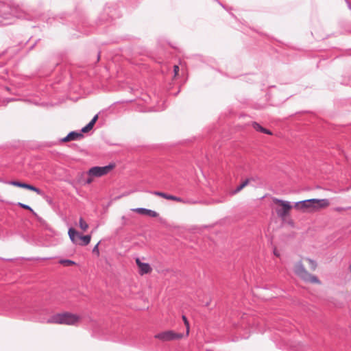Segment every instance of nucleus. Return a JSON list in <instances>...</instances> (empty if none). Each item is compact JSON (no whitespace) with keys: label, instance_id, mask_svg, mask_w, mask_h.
<instances>
[{"label":"nucleus","instance_id":"nucleus-1","mask_svg":"<svg viewBox=\"0 0 351 351\" xmlns=\"http://www.w3.org/2000/svg\"><path fill=\"white\" fill-rule=\"evenodd\" d=\"M318 264L317 261L308 256H300L299 259L293 264L294 274L304 282L315 285H321L319 278L311 273L317 269Z\"/></svg>","mask_w":351,"mask_h":351},{"label":"nucleus","instance_id":"nucleus-2","mask_svg":"<svg viewBox=\"0 0 351 351\" xmlns=\"http://www.w3.org/2000/svg\"><path fill=\"white\" fill-rule=\"evenodd\" d=\"M330 202L327 199H308L295 202L293 208L301 213H312L328 208Z\"/></svg>","mask_w":351,"mask_h":351},{"label":"nucleus","instance_id":"nucleus-3","mask_svg":"<svg viewBox=\"0 0 351 351\" xmlns=\"http://www.w3.org/2000/svg\"><path fill=\"white\" fill-rule=\"evenodd\" d=\"M81 321L79 315L70 312L57 313L51 316L47 321V324L75 326Z\"/></svg>","mask_w":351,"mask_h":351},{"label":"nucleus","instance_id":"nucleus-4","mask_svg":"<svg viewBox=\"0 0 351 351\" xmlns=\"http://www.w3.org/2000/svg\"><path fill=\"white\" fill-rule=\"evenodd\" d=\"M272 202L274 209L278 218L284 221L290 216L293 208L290 202L278 198H273Z\"/></svg>","mask_w":351,"mask_h":351},{"label":"nucleus","instance_id":"nucleus-5","mask_svg":"<svg viewBox=\"0 0 351 351\" xmlns=\"http://www.w3.org/2000/svg\"><path fill=\"white\" fill-rule=\"evenodd\" d=\"M68 234L73 243L80 245H87L91 240L90 235L82 236L73 228L69 229Z\"/></svg>","mask_w":351,"mask_h":351},{"label":"nucleus","instance_id":"nucleus-6","mask_svg":"<svg viewBox=\"0 0 351 351\" xmlns=\"http://www.w3.org/2000/svg\"><path fill=\"white\" fill-rule=\"evenodd\" d=\"M184 335L178 333L173 330H167L156 334L154 337L162 341H169L183 338Z\"/></svg>","mask_w":351,"mask_h":351},{"label":"nucleus","instance_id":"nucleus-7","mask_svg":"<svg viewBox=\"0 0 351 351\" xmlns=\"http://www.w3.org/2000/svg\"><path fill=\"white\" fill-rule=\"evenodd\" d=\"M114 167V165H109L105 167H94L88 171L90 177H101L108 174Z\"/></svg>","mask_w":351,"mask_h":351},{"label":"nucleus","instance_id":"nucleus-8","mask_svg":"<svg viewBox=\"0 0 351 351\" xmlns=\"http://www.w3.org/2000/svg\"><path fill=\"white\" fill-rule=\"evenodd\" d=\"M8 184L14 186L28 189L36 192L38 195H42V191L40 189L29 184H26L16 180L10 181L8 182Z\"/></svg>","mask_w":351,"mask_h":351},{"label":"nucleus","instance_id":"nucleus-9","mask_svg":"<svg viewBox=\"0 0 351 351\" xmlns=\"http://www.w3.org/2000/svg\"><path fill=\"white\" fill-rule=\"evenodd\" d=\"M135 262L138 267V273L140 275L143 276L145 274H147L152 272V268L149 265V264L146 263H143L139 258H136L135 259Z\"/></svg>","mask_w":351,"mask_h":351},{"label":"nucleus","instance_id":"nucleus-10","mask_svg":"<svg viewBox=\"0 0 351 351\" xmlns=\"http://www.w3.org/2000/svg\"><path fill=\"white\" fill-rule=\"evenodd\" d=\"M153 194L156 196L162 197L165 199L172 200V201H175V202L183 203V204L185 203V201L182 198H181L180 197L175 196V195H169V194H167V193H165L163 192L154 191V192H153Z\"/></svg>","mask_w":351,"mask_h":351},{"label":"nucleus","instance_id":"nucleus-11","mask_svg":"<svg viewBox=\"0 0 351 351\" xmlns=\"http://www.w3.org/2000/svg\"><path fill=\"white\" fill-rule=\"evenodd\" d=\"M132 210L138 214H140L142 215H147V216H149L151 217H157L159 215V214L155 210L143 208H133V209H132Z\"/></svg>","mask_w":351,"mask_h":351},{"label":"nucleus","instance_id":"nucleus-12","mask_svg":"<svg viewBox=\"0 0 351 351\" xmlns=\"http://www.w3.org/2000/svg\"><path fill=\"white\" fill-rule=\"evenodd\" d=\"M84 137L82 132H71L69 134L60 140L62 143H67L72 141H77Z\"/></svg>","mask_w":351,"mask_h":351},{"label":"nucleus","instance_id":"nucleus-13","mask_svg":"<svg viewBox=\"0 0 351 351\" xmlns=\"http://www.w3.org/2000/svg\"><path fill=\"white\" fill-rule=\"evenodd\" d=\"M252 127L256 131H258V132H263V133H265V134H267L269 135H272V132L270 130H269L266 128H264L263 127H262L260 124H258L256 122L252 123Z\"/></svg>","mask_w":351,"mask_h":351},{"label":"nucleus","instance_id":"nucleus-14","mask_svg":"<svg viewBox=\"0 0 351 351\" xmlns=\"http://www.w3.org/2000/svg\"><path fill=\"white\" fill-rule=\"evenodd\" d=\"M250 179H246L239 186H238L237 187V189L232 192V195H235L238 193H239L241 190H243L246 186L248 185V184L250 183Z\"/></svg>","mask_w":351,"mask_h":351},{"label":"nucleus","instance_id":"nucleus-15","mask_svg":"<svg viewBox=\"0 0 351 351\" xmlns=\"http://www.w3.org/2000/svg\"><path fill=\"white\" fill-rule=\"evenodd\" d=\"M79 226L80 228L84 231H86L88 228V223L82 217L79 220Z\"/></svg>","mask_w":351,"mask_h":351},{"label":"nucleus","instance_id":"nucleus-16","mask_svg":"<svg viewBox=\"0 0 351 351\" xmlns=\"http://www.w3.org/2000/svg\"><path fill=\"white\" fill-rule=\"evenodd\" d=\"M60 263L63 265L64 266H66V267H69V266H72V265H75V263L73 261H71V260H61L60 261Z\"/></svg>","mask_w":351,"mask_h":351},{"label":"nucleus","instance_id":"nucleus-17","mask_svg":"<svg viewBox=\"0 0 351 351\" xmlns=\"http://www.w3.org/2000/svg\"><path fill=\"white\" fill-rule=\"evenodd\" d=\"M182 319L184 321V325H185L186 328V335L188 336L189 334V330H190L189 322L187 320V318L186 317V316H184V315L182 316Z\"/></svg>","mask_w":351,"mask_h":351},{"label":"nucleus","instance_id":"nucleus-18","mask_svg":"<svg viewBox=\"0 0 351 351\" xmlns=\"http://www.w3.org/2000/svg\"><path fill=\"white\" fill-rule=\"evenodd\" d=\"M93 126H92L90 123L87 124L85 127L82 129V132L86 133L90 131L93 129Z\"/></svg>","mask_w":351,"mask_h":351},{"label":"nucleus","instance_id":"nucleus-19","mask_svg":"<svg viewBox=\"0 0 351 351\" xmlns=\"http://www.w3.org/2000/svg\"><path fill=\"white\" fill-rule=\"evenodd\" d=\"M19 206L24 209L30 210L31 212H32L34 214L36 215V213L34 212V210L29 206L22 204V203H19Z\"/></svg>","mask_w":351,"mask_h":351},{"label":"nucleus","instance_id":"nucleus-20","mask_svg":"<svg viewBox=\"0 0 351 351\" xmlns=\"http://www.w3.org/2000/svg\"><path fill=\"white\" fill-rule=\"evenodd\" d=\"M98 119V114H96L93 118V119L90 121V124L94 127V125L95 124L96 121H97Z\"/></svg>","mask_w":351,"mask_h":351},{"label":"nucleus","instance_id":"nucleus-21","mask_svg":"<svg viewBox=\"0 0 351 351\" xmlns=\"http://www.w3.org/2000/svg\"><path fill=\"white\" fill-rule=\"evenodd\" d=\"M179 70H180L179 66L178 65H175L173 67L174 77H176L178 75Z\"/></svg>","mask_w":351,"mask_h":351},{"label":"nucleus","instance_id":"nucleus-22","mask_svg":"<svg viewBox=\"0 0 351 351\" xmlns=\"http://www.w3.org/2000/svg\"><path fill=\"white\" fill-rule=\"evenodd\" d=\"M98 246H99V243L94 247V248L93 250V252L96 253L97 255L99 254Z\"/></svg>","mask_w":351,"mask_h":351},{"label":"nucleus","instance_id":"nucleus-23","mask_svg":"<svg viewBox=\"0 0 351 351\" xmlns=\"http://www.w3.org/2000/svg\"><path fill=\"white\" fill-rule=\"evenodd\" d=\"M93 178H94V177H90V176H88V179H87V180H86V183H87V184H90V183L93 182Z\"/></svg>","mask_w":351,"mask_h":351},{"label":"nucleus","instance_id":"nucleus-24","mask_svg":"<svg viewBox=\"0 0 351 351\" xmlns=\"http://www.w3.org/2000/svg\"><path fill=\"white\" fill-rule=\"evenodd\" d=\"M335 210H337L338 212H341V211L344 210V208H335Z\"/></svg>","mask_w":351,"mask_h":351},{"label":"nucleus","instance_id":"nucleus-25","mask_svg":"<svg viewBox=\"0 0 351 351\" xmlns=\"http://www.w3.org/2000/svg\"><path fill=\"white\" fill-rule=\"evenodd\" d=\"M349 271L351 272V263L349 265Z\"/></svg>","mask_w":351,"mask_h":351}]
</instances>
